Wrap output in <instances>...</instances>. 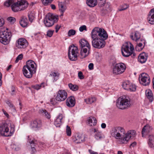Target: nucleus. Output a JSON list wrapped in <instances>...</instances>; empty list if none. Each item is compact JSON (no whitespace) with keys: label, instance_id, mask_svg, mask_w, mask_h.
Masks as SVG:
<instances>
[{"label":"nucleus","instance_id":"nucleus-57","mask_svg":"<svg viewBox=\"0 0 154 154\" xmlns=\"http://www.w3.org/2000/svg\"><path fill=\"white\" fill-rule=\"evenodd\" d=\"M134 33H132L130 35V37L132 40L135 41L136 39L134 38Z\"/></svg>","mask_w":154,"mask_h":154},{"label":"nucleus","instance_id":"nucleus-15","mask_svg":"<svg viewBox=\"0 0 154 154\" xmlns=\"http://www.w3.org/2000/svg\"><path fill=\"white\" fill-rule=\"evenodd\" d=\"M85 136L83 134L77 133L73 137L72 140L76 143H80L85 141Z\"/></svg>","mask_w":154,"mask_h":154},{"label":"nucleus","instance_id":"nucleus-52","mask_svg":"<svg viewBox=\"0 0 154 154\" xmlns=\"http://www.w3.org/2000/svg\"><path fill=\"white\" fill-rule=\"evenodd\" d=\"M98 5L100 6H102L104 4L105 2H104V1H100L98 0Z\"/></svg>","mask_w":154,"mask_h":154},{"label":"nucleus","instance_id":"nucleus-48","mask_svg":"<svg viewBox=\"0 0 154 154\" xmlns=\"http://www.w3.org/2000/svg\"><path fill=\"white\" fill-rule=\"evenodd\" d=\"M7 19L8 21L12 23H14L16 21L15 18L12 17H9Z\"/></svg>","mask_w":154,"mask_h":154},{"label":"nucleus","instance_id":"nucleus-1","mask_svg":"<svg viewBox=\"0 0 154 154\" xmlns=\"http://www.w3.org/2000/svg\"><path fill=\"white\" fill-rule=\"evenodd\" d=\"M108 37L106 32L103 29L94 28L91 32L92 46L98 49L103 48L106 44L105 40Z\"/></svg>","mask_w":154,"mask_h":154},{"label":"nucleus","instance_id":"nucleus-60","mask_svg":"<svg viewBox=\"0 0 154 154\" xmlns=\"http://www.w3.org/2000/svg\"><path fill=\"white\" fill-rule=\"evenodd\" d=\"M10 109L12 112H14L16 111V109L14 106L10 108Z\"/></svg>","mask_w":154,"mask_h":154},{"label":"nucleus","instance_id":"nucleus-41","mask_svg":"<svg viewBox=\"0 0 154 154\" xmlns=\"http://www.w3.org/2000/svg\"><path fill=\"white\" fill-rule=\"evenodd\" d=\"M35 14L33 12H30L28 14L29 21L32 22L34 18Z\"/></svg>","mask_w":154,"mask_h":154},{"label":"nucleus","instance_id":"nucleus-40","mask_svg":"<svg viewBox=\"0 0 154 154\" xmlns=\"http://www.w3.org/2000/svg\"><path fill=\"white\" fill-rule=\"evenodd\" d=\"M134 38L136 39L135 41L136 42H139L140 39H139L140 36L139 33L137 31H135L134 33Z\"/></svg>","mask_w":154,"mask_h":154},{"label":"nucleus","instance_id":"nucleus-17","mask_svg":"<svg viewBox=\"0 0 154 154\" xmlns=\"http://www.w3.org/2000/svg\"><path fill=\"white\" fill-rule=\"evenodd\" d=\"M42 125V122L40 120L36 119L31 122L30 127L35 130L38 129Z\"/></svg>","mask_w":154,"mask_h":154},{"label":"nucleus","instance_id":"nucleus-18","mask_svg":"<svg viewBox=\"0 0 154 154\" xmlns=\"http://www.w3.org/2000/svg\"><path fill=\"white\" fill-rule=\"evenodd\" d=\"M137 45L135 47V49L137 51H140L144 48L145 41L143 39H140L139 42H136Z\"/></svg>","mask_w":154,"mask_h":154},{"label":"nucleus","instance_id":"nucleus-14","mask_svg":"<svg viewBox=\"0 0 154 154\" xmlns=\"http://www.w3.org/2000/svg\"><path fill=\"white\" fill-rule=\"evenodd\" d=\"M28 45L27 41L24 38L18 39L16 42V46L18 49H24Z\"/></svg>","mask_w":154,"mask_h":154},{"label":"nucleus","instance_id":"nucleus-9","mask_svg":"<svg viewBox=\"0 0 154 154\" xmlns=\"http://www.w3.org/2000/svg\"><path fill=\"white\" fill-rule=\"evenodd\" d=\"M12 36L10 32H8L3 30H0V42L2 43L7 44L11 40Z\"/></svg>","mask_w":154,"mask_h":154},{"label":"nucleus","instance_id":"nucleus-56","mask_svg":"<svg viewBox=\"0 0 154 154\" xmlns=\"http://www.w3.org/2000/svg\"><path fill=\"white\" fill-rule=\"evenodd\" d=\"M6 103L8 104V106L10 107V108L14 106L13 104H12L9 101H7L6 102Z\"/></svg>","mask_w":154,"mask_h":154},{"label":"nucleus","instance_id":"nucleus-64","mask_svg":"<svg viewBox=\"0 0 154 154\" xmlns=\"http://www.w3.org/2000/svg\"><path fill=\"white\" fill-rule=\"evenodd\" d=\"M50 6L52 9L54 10L56 9V6L55 5L51 4Z\"/></svg>","mask_w":154,"mask_h":154},{"label":"nucleus","instance_id":"nucleus-46","mask_svg":"<svg viewBox=\"0 0 154 154\" xmlns=\"http://www.w3.org/2000/svg\"><path fill=\"white\" fill-rule=\"evenodd\" d=\"M53 0H42V3L45 5H47L49 3H51Z\"/></svg>","mask_w":154,"mask_h":154},{"label":"nucleus","instance_id":"nucleus-25","mask_svg":"<svg viewBox=\"0 0 154 154\" xmlns=\"http://www.w3.org/2000/svg\"><path fill=\"white\" fill-rule=\"evenodd\" d=\"M29 143L31 147V153L33 154L36 151L35 147L37 144V141L36 140L33 139L31 141H29Z\"/></svg>","mask_w":154,"mask_h":154},{"label":"nucleus","instance_id":"nucleus-33","mask_svg":"<svg viewBox=\"0 0 154 154\" xmlns=\"http://www.w3.org/2000/svg\"><path fill=\"white\" fill-rule=\"evenodd\" d=\"M94 137L97 140H100L104 138V137L101 132L99 131L95 134Z\"/></svg>","mask_w":154,"mask_h":154},{"label":"nucleus","instance_id":"nucleus-29","mask_svg":"<svg viewBox=\"0 0 154 154\" xmlns=\"http://www.w3.org/2000/svg\"><path fill=\"white\" fill-rule=\"evenodd\" d=\"M146 96L150 102L152 101L153 100V96L152 91L150 90L146 91Z\"/></svg>","mask_w":154,"mask_h":154},{"label":"nucleus","instance_id":"nucleus-37","mask_svg":"<svg viewBox=\"0 0 154 154\" xmlns=\"http://www.w3.org/2000/svg\"><path fill=\"white\" fill-rule=\"evenodd\" d=\"M68 86L70 89L73 91H76L78 89V87L76 85H73L70 83L69 84Z\"/></svg>","mask_w":154,"mask_h":154},{"label":"nucleus","instance_id":"nucleus-59","mask_svg":"<svg viewBox=\"0 0 154 154\" xmlns=\"http://www.w3.org/2000/svg\"><path fill=\"white\" fill-rule=\"evenodd\" d=\"M137 143L135 142H134L131 144L130 146V147H133L136 145Z\"/></svg>","mask_w":154,"mask_h":154},{"label":"nucleus","instance_id":"nucleus-35","mask_svg":"<svg viewBox=\"0 0 154 154\" xmlns=\"http://www.w3.org/2000/svg\"><path fill=\"white\" fill-rule=\"evenodd\" d=\"M131 82L128 81H126L123 82L122 86L125 90H127L128 89L129 87H130V85L131 84Z\"/></svg>","mask_w":154,"mask_h":154},{"label":"nucleus","instance_id":"nucleus-38","mask_svg":"<svg viewBox=\"0 0 154 154\" xmlns=\"http://www.w3.org/2000/svg\"><path fill=\"white\" fill-rule=\"evenodd\" d=\"M129 86H130V87H129V89H128L127 90L131 91H136V86L135 85L131 83Z\"/></svg>","mask_w":154,"mask_h":154},{"label":"nucleus","instance_id":"nucleus-53","mask_svg":"<svg viewBox=\"0 0 154 154\" xmlns=\"http://www.w3.org/2000/svg\"><path fill=\"white\" fill-rule=\"evenodd\" d=\"M50 103L51 104L53 105L55 104L56 103L55 99L54 98L51 99L50 100Z\"/></svg>","mask_w":154,"mask_h":154},{"label":"nucleus","instance_id":"nucleus-7","mask_svg":"<svg viewBox=\"0 0 154 154\" xmlns=\"http://www.w3.org/2000/svg\"><path fill=\"white\" fill-rule=\"evenodd\" d=\"M14 125L9 126L6 124H5L0 127V134L5 137L12 135L14 131Z\"/></svg>","mask_w":154,"mask_h":154},{"label":"nucleus","instance_id":"nucleus-54","mask_svg":"<svg viewBox=\"0 0 154 154\" xmlns=\"http://www.w3.org/2000/svg\"><path fill=\"white\" fill-rule=\"evenodd\" d=\"M60 27L61 26L60 25H56L55 27V32H57L60 29Z\"/></svg>","mask_w":154,"mask_h":154},{"label":"nucleus","instance_id":"nucleus-6","mask_svg":"<svg viewBox=\"0 0 154 154\" xmlns=\"http://www.w3.org/2000/svg\"><path fill=\"white\" fill-rule=\"evenodd\" d=\"M131 99L128 97L123 96L120 97L116 103V106L122 109L128 108L131 105Z\"/></svg>","mask_w":154,"mask_h":154},{"label":"nucleus","instance_id":"nucleus-55","mask_svg":"<svg viewBox=\"0 0 154 154\" xmlns=\"http://www.w3.org/2000/svg\"><path fill=\"white\" fill-rule=\"evenodd\" d=\"M4 20L3 19H0V27L2 26L4 24Z\"/></svg>","mask_w":154,"mask_h":154},{"label":"nucleus","instance_id":"nucleus-62","mask_svg":"<svg viewBox=\"0 0 154 154\" xmlns=\"http://www.w3.org/2000/svg\"><path fill=\"white\" fill-rule=\"evenodd\" d=\"M91 130L94 133H97V132L99 131L96 128H92L91 129Z\"/></svg>","mask_w":154,"mask_h":154},{"label":"nucleus","instance_id":"nucleus-44","mask_svg":"<svg viewBox=\"0 0 154 154\" xmlns=\"http://www.w3.org/2000/svg\"><path fill=\"white\" fill-rule=\"evenodd\" d=\"M66 132L67 136H71V129L70 127L68 125L66 126Z\"/></svg>","mask_w":154,"mask_h":154},{"label":"nucleus","instance_id":"nucleus-39","mask_svg":"<svg viewBox=\"0 0 154 154\" xmlns=\"http://www.w3.org/2000/svg\"><path fill=\"white\" fill-rule=\"evenodd\" d=\"M59 74L58 72H51L49 76H51L53 77L54 79V80H57L58 79Z\"/></svg>","mask_w":154,"mask_h":154},{"label":"nucleus","instance_id":"nucleus-5","mask_svg":"<svg viewBox=\"0 0 154 154\" xmlns=\"http://www.w3.org/2000/svg\"><path fill=\"white\" fill-rule=\"evenodd\" d=\"M80 47L81 48L80 57L83 59L89 54L91 46L88 42L85 39H82L79 41Z\"/></svg>","mask_w":154,"mask_h":154},{"label":"nucleus","instance_id":"nucleus-10","mask_svg":"<svg viewBox=\"0 0 154 154\" xmlns=\"http://www.w3.org/2000/svg\"><path fill=\"white\" fill-rule=\"evenodd\" d=\"M78 50L77 46L73 45L69 46L68 55L70 60L75 61L77 59Z\"/></svg>","mask_w":154,"mask_h":154},{"label":"nucleus","instance_id":"nucleus-13","mask_svg":"<svg viewBox=\"0 0 154 154\" xmlns=\"http://www.w3.org/2000/svg\"><path fill=\"white\" fill-rule=\"evenodd\" d=\"M139 79L140 83L144 86L148 85L150 82L149 76L145 73H142L139 75Z\"/></svg>","mask_w":154,"mask_h":154},{"label":"nucleus","instance_id":"nucleus-8","mask_svg":"<svg viewBox=\"0 0 154 154\" xmlns=\"http://www.w3.org/2000/svg\"><path fill=\"white\" fill-rule=\"evenodd\" d=\"M134 48L133 45L130 42H126L122 46L121 49L122 55L127 57L133 54Z\"/></svg>","mask_w":154,"mask_h":154},{"label":"nucleus","instance_id":"nucleus-20","mask_svg":"<svg viewBox=\"0 0 154 154\" xmlns=\"http://www.w3.org/2000/svg\"><path fill=\"white\" fill-rule=\"evenodd\" d=\"M147 20L150 24H154V8L149 11L148 16Z\"/></svg>","mask_w":154,"mask_h":154},{"label":"nucleus","instance_id":"nucleus-21","mask_svg":"<svg viewBox=\"0 0 154 154\" xmlns=\"http://www.w3.org/2000/svg\"><path fill=\"white\" fill-rule=\"evenodd\" d=\"M152 128L151 126L148 124L145 125L143 128L141 133L142 136L144 137V135H145L148 133L152 131Z\"/></svg>","mask_w":154,"mask_h":154},{"label":"nucleus","instance_id":"nucleus-28","mask_svg":"<svg viewBox=\"0 0 154 154\" xmlns=\"http://www.w3.org/2000/svg\"><path fill=\"white\" fill-rule=\"evenodd\" d=\"M39 112L43 116H45L46 118L49 119L51 117V116L50 113H48L46 110L44 109H41L39 110Z\"/></svg>","mask_w":154,"mask_h":154},{"label":"nucleus","instance_id":"nucleus-4","mask_svg":"<svg viewBox=\"0 0 154 154\" xmlns=\"http://www.w3.org/2000/svg\"><path fill=\"white\" fill-rule=\"evenodd\" d=\"M36 65L34 61L32 60H28L23 69V74L26 78H30L32 74L35 73L36 71Z\"/></svg>","mask_w":154,"mask_h":154},{"label":"nucleus","instance_id":"nucleus-34","mask_svg":"<svg viewBox=\"0 0 154 154\" xmlns=\"http://www.w3.org/2000/svg\"><path fill=\"white\" fill-rule=\"evenodd\" d=\"M96 98L95 97H90L84 99L85 101L87 104H90L96 101Z\"/></svg>","mask_w":154,"mask_h":154},{"label":"nucleus","instance_id":"nucleus-12","mask_svg":"<svg viewBox=\"0 0 154 154\" xmlns=\"http://www.w3.org/2000/svg\"><path fill=\"white\" fill-rule=\"evenodd\" d=\"M126 67L125 64L121 63L116 64L113 68V73L115 75H119L124 72Z\"/></svg>","mask_w":154,"mask_h":154},{"label":"nucleus","instance_id":"nucleus-23","mask_svg":"<svg viewBox=\"0 0 154 154\" xmlns=\"http://www.w3.org/2000/svg\"><path fill=\"white\" fill-rule=\"evenodd\" d=\"M148 54L144 52L142 53L139 56L138 61L141 63H145L147 60Z\"/></svg>","mask_w":154,"mask_h":154},{"label":"nucleus","instance_id":"nucleus-31","mask_svg":"<svg viewBox=\"0 0 154 154\" xmlns=\"http://www.w3.org/2000/svg\"><path fill=\"white\" fill-rule=\"evenodd\" d=\"M65 4V3L64 2H58V5L59 10L62 13L64 12L66 9V7Z\"/></svg>","mask_w":154,"mask_h":154},{"label":"nucleus","instance_id":"nucleus-61","mask_svg":"<svg viewBox=\"0 0 154 154\" xmlns=\"http://www.w3.org/2000/svg\"><path fill=\"white\" fill-rule=\"evenodd\" d=\"M89 152L90 154H98L97 152H94L90 149L89 150Z\"/></svg>","mask_w":154,"mask_h":154},{"label":"nucleus","instance_id":"nucleus-49","mask_svg":"<svg viewBox=\"0 0 154 154\" xmlns=\"http://www.w3.org/2000/svg\"><path fill=\"white\" fill-rule=\"evenodd\" d=\"M23 58V55L22 54H19L17 57L16 59L15 60V62L16 63H17L19 60H21Z\"/></svg>","mask_w":154,"mask_h":154},{"label":"nucleus","instance_id":"nucleus-58","mask_svg":"<svg viewBox=\"0 0 154 154\" xmlns=\"http://www.w3.org/2000/svg\"><path fill=\"white\" fill-rule=\"evenodd\" d=\"M94 65L93 63H90L88 65L89 69L90 70L93 69Z\"/></svg>","mask_w":154,"mask_h":154},{"label":"nucleus","instance_id":"nucleus-26","mask_svg":"<svg viewBox=\"0 0 154 154\" xmlns=\"http://www.w3.org/2000/svg\"><path fill=\"white\" fill-rule=\"evenodd\" d=\"M88 124L91 126H94L96 125L97 121L96 119L93 116L89 117L88 119Z\"/></svg>","mask_w":154,"mask_h":154},{"label":"nucleus","instance_id":"nucleus-43","mask_svg":"<svg viewBox=\"0 0 154 154\" xmlns=\"http://www.w3.org/2000/svg\"><path fill=\"white\" fill-rule=\"evenodd\" d=\"M75 33L76 31L75 30L71 29L68 31V35L69 37H70L71 36L75 35Z\"/></svg>","mask_w":154,"mask_h":154},{"label":"nucleus","instance_id":"nucleus-45","mask_svg":"<svg viewBox=\"0 0 154 154\" xmlns=\"http://www.w3.org/2000/svg\"><path fill=\"white\" fill-rule=\"evenodd\" d=\"M54 32V30H49L47 32V35L49 37H51Z\"/></svg>","mask_w":154,"mask_h":154},{"label":"nucleus","instance_id":"nucleus-22","mask_svg":"<svg viewBox=\"0 0 154 154\" xmlns=\"http://www.w3.org/2000/svg\"><path fill=\"white\" fill-rule=\"evenodd\" d=\"M148 144L150 148H154V135L149 134L148 136Z\"/></svg>","mask_w":154,"mask_h":154},{"label":"nucleus","instance_id":"nucleus-30","mask_svg":"<svg viewBox=\"0 0 154 154\" xmlns=\"http://www.w3.org/2000/svg\"><path fill=\"white\" fill-rule=\"evenodd\" d=\"M97 0H87L86 3L91 7H93L97 5Z\"/></svg>","mask_w":154,"mask_h":154},{"label":"nucleus","instance_id":"nucleus-50","mask_svg":"<svg viewBox=\"0 0 154 154\" xmlns=\"http://www.w3.org/2000/svg\"><path fill=\"white\" fill-rule=\"evenodd\" d=\"M78 76L79 78L80 79H82L84 78V76L81 71H79L78 72Z\"/></svg>","mask_w":154,"mask_h":154},{"label":"nucleus","instance_id":"nucleus-36","mask_svg":"<svg viewBox=\"0 0 154 154\" xmlns=\"http://www.w3.org/2000/svg\"><path fill=\"white\" fill-rule=\"evenodd\" d=\"M45 84L44 82H42L40 85H36L32 86V87L34 89L36 90L40 89L42 87L44 88L45 86Z\"/></svg>","mask_w":154,"mask_h":154},{"label":"nucleus","instance_id":"nucleus-24","mask_svg":"<svg viewBox=\"0 0 154 154\" xmlns=\"http://www.w3.org/2000/svg\"><path fill=\"white\" fill-rule=\"evenodd\" d=\"M62 114H60L57 117L54 122V124L56 127H60L62 123L61 120L63 118Z\"/></svg>","mask_w":154,"mask_h":154},{"label":"nucleus","instance_id":"nucleus-27","mask_svg":"<svg viewBox=\"0 0 154 154\" xmlns=\"http://www.w3.org/2000/svg\"><path fill=\"white\" fill-rule=\"evenodd\" d=\"M20 25L23 27L26 26L28 24V21L27 18L24 17H23L20 21Z\"/></svg>","mask_w":154,"mask_h":154},{"label":"nucleus","instance_id":"nucleus-19","mask_svg":"<svg viewBox=\"0 0 154 154\" xmlns=\"http://www.w3.org/2000/svg\"><path fill=\"white\" fill-rule=\"evenodd\" d=\"M66 104L67 106L71 107L74 106L75 104V99L74 97L71 96L66 100Z\"/></svg>","mask_w":154,"mask_h":154},{"label":"nucleus","instance_id":"nucleus-16","mask_svg":"<svg viewBox=\"0 0 154 154\" xmlns=\"http://www.w3.org/2000/svg\"><path fill=\"white\" fill-rule=\"evenodd\" d=\"M67 93L64 90H60L58 92L56 97V100L59 101L64 100L67 97Z\"/></svg>","mask_w":154,"mask_h":154},{"label":"nucleus","instance_id":"nucleus-2","mask_svg":"<svg viewBox=\"0 0 154 154\" xmlns=\"http://www.w3.org/2000/svg\"><path fill=\"white\" fill-rule=\"evenodd\" d=\"M110 133L112 137L118 140L120 144H125L128 143L130 138L134 137L135 132L132 130L126 133L123 128L118 126L112 128L110 131Z\"/></svg>","mask_w":154,"mask_h":154},{"label":"nucleus","instance_id":"nucleus-51","mask_svg":"<svg viewBox=\"0 0 154 154\" xmlns=\"http://www.w3.org/2000/svg\"><path fill=\"white\" fill-rule=\"evenodd\" d=\"M84 30H87L86 26L85 25H83L81 26L79 28V30L80 32H82Z\"/></svg>","mask_w":154,"mask_h":154},{"label":"nucleus","instance_id":"nucleus-11","mask_svg":"<svg viewBox=\"0 0 154 154\" xmlns=\"http://www.w3.org/2000/svg\"><path fill=\"white\" fill-rule=\"evenodd\" d=\"M58 20V17L49 14L46 16L45 19L44 20V22L46 27H50L52 26L55 23L57 22Z\"/></svg>","mask_w":154,"mask_h":154},{"label":"nucleus","instance_id":"nucleus-42","mask_svg":"<svg viewBox=\"0 0 154 154\" xmlns=\"http://www.w3.org/2000/svg\"><path fill=\"white\" fill-rule=\"evenodd\" d=\"M129 7V5L126 4H124L120 6V8L119 9V11H122L127 9Z\"/></svg>","mask_w":154,"mask_h":154},{"label":"nucleus","instance_id":"nucleus-32","mask_svg":"<svg viewBox=\"0 0 154 154\" xmlns=\"http://www.w3.org/2000/svg\"><path fill=\"white\" fill-rule=\"evenodd\" d=\"M110 5L109 3H105V7L103 8V11L102 12H104V14H105L108 12H109L111 11V8L110 7Z\"/></svg>","mask_w":154,"mask_h":154},{"label":"nucleus","instance_id":"nucleus-63","mask_svg":"<svg viewBox=\"0 0 154 154\" xmlns=\"http://www.w3.org/2000/svg\"><path fill=\"white\" fill-rule=\"evenodd\" d=\"M106 126V124L104 123H102L101 124V127L102 128H105Z\"/></svg>","mask_w":154,"mask_h":154},{"label":"nucleus","instance_id":"nucleus-47","mask_svg":"<svg viewBox=\"0 0 154 154\" xmlns=\"http://www.w3.org/2000/svg\"><path fill=\"white\" fill-rule=\"evenodd\" d=\"M11 147L12 149L16 151H18L19 149V148L18 147V146L14 143H13L11 145Z\"/></svg>","mask_w":154,"mask_h":154},{"label":"nucleus","instance_id":"nucleus-3","mask_svg":"<svg viewBox=\"0 0 154 154\" xmlns=\"http://www.w3.org/2000/svg\"><path fill=\"white\" fill-rule=\"evenodd\" d=\"M13 0H7L4 5L7 7L11 5V9L14 12L24 10L27 7L28 5V2L25 0H21L13 4Z\"/></svg>","mask_w":154,"mask_h":154}]
</instances>
